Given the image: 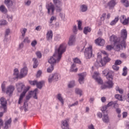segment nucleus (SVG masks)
Returning a JSON list of instances; mask_svg holds the SVG:
<instances>
[{
  "label": "nucleus",
  "mask_w": 129,
  "mask_h": 129,
  "mask_svg": "<svg viewBox=\"0 0 129 129\" xmlns=\"http://www.w3.org/2000/svg\"><path fill=\"white\" fill-rule=\"evenodd\" d=\"M66 51V44L62 43L60 45L58 48L55 50V52L53 56H51L48 60V63L53 65L55 63H58L62 57V54Z\"/></svg>",
  "instance_id": "obj_1"
},
{
  "label": "nucleus",
  "mask_w": 129,
  "mask_h": 129,
  "mask_svg": "<svg viewBox=\"0 0 129 129\" xmlns=\"http://www.w3.org/2000/svg\"><path fill=\"white\" fill-rule=\"evenodd\" d=\"M112 72L109 71V69H106L102 72V74L104 76H106L107 79L108 80L106 83V85H103L101 88L102 89H105L106 88H111L113 86L112 83Z\"/></svg>",
  "instance_id": "obj_2"
},
{
  "label": "nucleus",
  "mask_w": 129,
  "mask_h": 129,
  "mask_svg": "<svg viewBox=\"0 0 129 129\" xmlns=\"http://www.w3.org/2000/svg\"><path fill=\"white\" fill-rule=\"evenodd\" d=\"M16 87L18 92H22L23 89H24V91L21 94L18 100V104H21V103L23 102V100L24 99V97H25L27 92L30 89V87H25V85H24L23 83H18L16 84Z\"/></svg>",
  "instance_id": "obj_3"
},
{
  "label": "nucleus",
  "mask_w": 129,
  "mask_h": 129,
  "mask_svg": "<svg viewBox=\"0 0 129 129\" xmlns=\"http://www.w3.org/2000/svg\"><path fill=\"white\" fill-rule=\"evenodd\" d=\"M109 41L111 43H114V47H115V50L116 51H119L121 47H123L122 44H121V41L119 37L115 35H112L109 37Z\"/></svg>",
  "instance_id": "obj_4"
},
{
  "label": "nucleus",
  "mask_w": 129,
  "mask_h": 129,
  "mask_svg": "<svg viewBox=\"0 0 129 129\" xmlns=\"http://www.w3.org/2000/svg\"><path fill=\"white\" fill-rule=\"evenodd\" d=\"M121 37L119 38L121 44L123 45V47L124 48H125L126 45H125V40H126V38L127 37V31H126V29H122L121 30Z\"/></svg>",
  "instance_id": "obj_5"
},
{
  "label": "nucleus",
  "mask_w": 129,
  "mask_h": 129,
  "mask_svg": "<svg viewBox=\"0 0 129 129\" xmlns=\"http://www.w3.org/2000/svg\"><path fill=\"white\" fill-rule=\"evenodd\" d=\"M1 100V108H3L4 112H0V118L1 117H3L4 116V113L7 112V104H8V102H7V100L4 97H2L0 99Z\"/></svg>",
  "instance_id": "obj_6"
},
{
  "label": "nucleus",
  "mask_w": 129,
  "mask_h": 129,
  "mask_svg": "<svg viewBox=\"0 0 129 129\" xmlns=\"http://www.w3.org/2000/svg\"><path fill=\"white\" fill-rule=\"evenodd\" d=\"M46 8L47 10V13L50 16H53L55 12V6L52 3H50L46 5Z\"/></svg>",
  "instance_id": "obj_7"
},
{
  "label": "nucleus",
  "mask_w": 129,
  "mask_h": 129,
  "mask_svg": "<svg viewBox=\"0 0 129 129\" xmlns=\"http://www.w3.org/2000/svg\"><path fill=\"white\" fill-rule=\"evenodd\" d=\"M84 54L86 59H90L93 56L92 45H90L88 48H86Z\"/></svg>",
  "instance_id": "obj_8"
},
{
  "label": "nucleus",
  "mask_w": 129,
  "mask_h": 129,
  "mask_svg": "<svg viewBox=\"0 0 129 129\" xmlns=\"http://www.w3.org/2000/svg\"><path fill=\"white\" fill-rule=\"evenodd\" d=\"M110 58H109L108 56H106L103 58V59H101L99 61V59H98V66L100 67H103V66H105V64L110 61Z\"/></svg>",
  "instance_id": "obj_9"
},
{
  "label": "nucleus",
  "mask_w": 129,
  "mask_h": 129,
  "mask_svg": "<svg viewBox=\"0 0 129 129\" xmlns=\"http://www.w3.org/2000/svg\"><path fill=\"white\" fill-rule=\"evenodd\" d=\"M38 93V89H35L33 91H30L28 95L26 96L27 100H29L31 97H32V95L33 96V98L35 99H38V97H37V94Z\"/></svg>",
  "instance_id": "obj_10"
},
{
  "label": "nucleus",
  "mask_w": 129,
  "mask_h": 129,
  "mask_svg": "<svg viewBox=\"0 0 129 129\" xmlns=\"http://www.w3.org/2000/svg\"><path fill=\"white\" fill-rule=\"evenodd\" d=\"M61 1L62 0H53V3L56 8V12L58 13H60V12L62 11V8H61V7H62Z\"/></svg>",
  "instance_id": "obj_11"
},
{
  "label": "nucleus",
  "mask_w": 129,
  "mask_h": 129,
  "mask_svg": "<svg viewBox=\"0 0 129 129\" xmlns=\"http://www.w3.org/2000/svg\"><path fill=\"white\" fill-rule=\"evenodd\" d=\"M59 76L60 75L58 74H54V75H50L48 78V82L51 83L52 81H58Z\"/></svg>",
  "instance_id": "obj_12"
},
{
  "label": "nucleus",
  "mask_w": 129,
  "mask_h": 129,
  "mask_svg": "<svg viewBox=\"0 0 129 129\" xmlns=\"http://www.w3.org/2000/svg\"><path fill=\"white\" fill-rule=\"evenodd\" d=\"M93 78L97 81L98 84H102V80L99 77V73L95 72L93 76Z\"/></svg>",
  "instance_id": "obj_13"
},
{
  "label": "nucleus",
  "mask_w": 129,
  "mask_h": 129,
  "mask_svg": "<svg viewBox=\"0 0 129 129\" xmlns=\"http://www.w3.org/2000/svg\"><path fill=\"white\" fill-rule=\"evenodd\" d=\"M75 43H76V36L74 35H71L68 42V45L69 46H73V45H75Z\"/></svg>",
  "instance_id": "obj_14"
},
{
  "label": "nucleus",
  "mask_w": 129,
  "mask_h": 129,
  "mask_svg": "<svg viewBox=\"0 0 129 129\" xmlns=\"http://www.w3.org/2000/svg\"><path fill=\"white\" fill-rule=\"evenodd\" d=\"M15 90V86L13 85H10L7 87L6 89V93L7 94H9V95H11L14 92Z\"/></svg>",
  "instance_id": "obj_15"
},
{
  "label": "nucleus",
  "mask_w": 129,
  "mask_h": 129,
  "mask_svg": "<svg viewBox=\"0 0 129 129\" xmlns=\"http://www.w3.org/2000/svg\"><path fill=\"white\" fill-rule=\"evenodd\" d=\"M117 4V2H116V0H111L108 4L107 6L109 7V10H112L115 6H116V4Z\"/></svg>",
  "instance_id": "obj_16"
},
{
  "label": "nucleus",
  "mask_w": 129,
  "mask_h": 129,
  "mask_svg": "<svg viewBox=\"0 0 129 129\" xmlns=\"http://www.w3.org/2000/svg\"><path fill=\"white\" fill-rule=\"evenodd\" d=\"M95 43L98 46H104L105 44V41L104 39L101 38H98L95 40Z\"/></svg>",
  "instance_id": "obj_17"
},
{
  "label": "nucleus",
  "mask_w": 129,
  "mask_h": 129,
  "mask_svg": "<svg viewBox=\"0 0 129 129\" xmlns=\"http://www.w3.org/2000/svg\"><path fill=\"white\" fill-rule=\"evenodd\" d=\"M20 74L21 78L25 77V76L28 74V68L25 67L22 69H21Z\"/></svg>",
  "instance_id": "obj_18"
},
{
  "label": "nucleus",
  "mask_w": 129,
  "mask_h": 129,
  "mask_svg": "<svg viewBox=\"0 0 129 129\" xmlns=\"http://www.w3.org/2000/svg\"><path fill=\"white\" fill-rule=\"evenodd\" d=\"M69 120H64L62 121L61 128L69 129V124H68Z\"/></svg>",
  "instance_id": "obj_19"
},
{
  "label": "nucleus",
  "mask_w": 129,
  "mask_h": 129,
  "mask_svg": "<svg viewBox=\"0 0 129 129\" xmlns=\"http://www.w3.org/2000/svg\"><path fill=\"white\" fill-rule=\"evenodd\" d=\"M78 76H79V82L80 83V84H82L84 80V77L86 76V74L85 73L79 74Z\"/></svg>",
  "instance_id": "obj_20"
},
{
  "label": "nucleus",
  "mask_w": 129,
  "mask_h": 129,
  "mask_svg": "<svg viewBox=\"0 0 129 129\" xmlns=\"http://www.w3.org/2000/svg\"><path fill=\"white\" fill-rule=\"evenodd\" d=\"M102 120L105 123H108L109 122V117L108 114H104L102 117Z\"/></svg>",
  "instance_id": "obj_21"
},
{
  "label": "nucleus",
  "mask_w": 129,
  "mask_h": 129,
  "mask_svg": "<svg viewBox=\"0 0 129 129\" xmlns=\"http://www.w3.org/2000/svg\"><path fill=\"white\" fill-rule=\"evenodd\" d=\"M53 38V32L52 30L48 31L46 34L47 40H51Z\"/></svg>",
  "instance_id": "obj_22"
},
{
  "label": "nucleus",
  "mask_w": 129,
  "mask_h": 129,
  "mask_svg": "<svg viewBox=\"0 0 129 129\" xmlns=\"http://www.w3.org/2000/svg\"><path fill=\"white\" fill-rule=\"evenodd\" d=\"M11 123H12V118H10L9 120L5 122V125L4 129L9 128V125H11Z\"/></svg>",
  "instance_id": "obj_23"
},
{
  "label": "nucleus",
  "mask_w": 129,
  "mask_h": 129,
  "mask_svg": "<svg viewBox=\"0 0 129 129\" xmlns=\"http://www.w3.org/2000/svg\"><path fill=\"white\" fill-rule=\"evenodd\" d=\"M14 75L15 76L16 79L18 78H22V77H21V74L19 75V70L17 69L14 70Z\"/></svg>",
  "instance_id": "obj_24"
},
{
  "label": "nucleus",
  "mask_w": 129,
  "mask_h": 129,
  "mask_svg": "<svg viewBox=\"0 0 129 129\" xmlns=\"http://www.w3.org/2000/svg\"><path fill=\"white\" fill-rule=\"evenodd\" d=\"M83 32L85 35H87L88 33H90V32H91V28L89 27H86L84 28Z\"/></svg>",
  "instance_id": "obj_25"
},
{
  "label": "nucleus",
  "mask_w": 129,
  "mask_h": 129,
  "mask_svg": "<svg viewBox=\"0 0 129 129\" xmlns=\"http://www.w3.org/2000/svg\"><path fill=\"white\" fill-rule=\"evenodd\" d=\"M57 99L61 103L62 105H64V100H63V98L62 97V95L61 94H58L57 95Z\"/></svg>",
  "instance_id": "obj_26"
},
{
  "label": "nucleus",
  "mask_w": 129,
  "mask_h": 129,
  "mask_svg": "<svg viewBox=\"0 0 129 129\" xmlns=\"http://www.w3.org/2000/svg\"><path fill=\"white\" fill-rule=\"evenodd\" d=\"M0 11L4 14H7V13H8V10L4 5H2L0 7Z\"/></svg>",
  "instance_id": "obj_27"
},
{
  "label": "nucleus",
  "mask_w": 129,
  "mask_h": 129,
  "mask_svg": "<svg viewBox=\"0 0 129 129\" xmlns=\"http://www.w3.org/2000/svg\"><path fill=\"white\" fill-rule=\"evenodd\" d=\"M45 83V82L43 81L38 82H37L36 83V86L37 88H39V89H41V88H42V87H43V84Z\"/></svg>",
  "instance_id": "obj_28"
},
{
  "label": "nucleus",
  "mask_w": 129,
  "mask_h": 129,
  "mask_svg": "<svg viewBox=\"0 0 129 129\" xmlns=\"http://www.w3.org/2000/svg\"><path fill=\"white\" fill-rule=\"evenodd\" d=\"M118 20H119L118 17H115L114 20H113L110 23V26H114V25H115V24H116V23L118 22Z\"/></svg>",
  "instance_id": "obj_29"
},
{
  "label": "nucleus",
  "mask_w": 129,
  "mask_h": 129,
  "mask_svg": "<svg viewBox=\"0 0 129 129\" xmlns=\"http://www.w3.org/2000/svg\"><path fill=\"white\" fill-rule=\"evenodd\" d=\"M75 67H76V64H75V63L72 65V67L71 68V72H77V71H78V68L75 69Z\"/></svg>",
  "instance_id": "obj_30"
},
{
  "label": "nucleus",
  "mask_w": 129,
  "mask_h": 129,
  "mask_svg": "<svg viewBox=\"0 0 129 129\" xmlns=\"http://www.w3.org/2000/svg\"><path fill=\"white\" fill-rule=\"evenodd\" d=\"M5 3L7 6V7H11V6H13V1H11V0H5Z\"/></svg>",
  "instance_id": "obj_31"
},
{
  "label": "nucleus",
  "mask_w": 129,
  "mask_h": 129,
  "mask_svg": "<svg viewBox=\"0 0 129 129\" xmlns=\"http://www.w3.org/2000/svg\"><path fill=\"white\" fill-rule=\"evenodd\" d=\"M81 11L83 12H86V11H87V6L85 5H81Z\"/></svg>",
  "instance_id": "obj_32"
},
{
  "label": "nucleus",
  "mask_w": 129,
  "mask_h": 129,
  "mask_svg": "<svg viewBox=\"0 0 129 129\" xmlns=\"http://www.w3.org/2000/svg\"><path fill=\"white\" fill-rule=\"evenodd\" d=\"M33 61H34V64H33V68H37L38 67V60H37V58H33Z\"/></svg>",
  "instance_id": "obj_33"
},
{
  "label": "nucleus",
  "mask_w": 129,
  "mask_h": 129,
  "mask_svg": "<svg viewBox=\"0 0 129 129\" xmlns=\"http://www.w3.org/2000/svg\"><path fill=\"white\" fill-rule=\"evenodd\" d=\"M74 86H75V82H74V81L70 82L68 84V87L69 88H72V87H74Z\"/></svg>",
  "instance_id": "obj_34"
},
{
  "label": "nucleus",
  "mask_w": 129,
  "mask_h": 129,
  "mask_svg": "<svg viewBox=\"0 0 129 129\" xmlns=\"http://www.w3.org/2000/svg\"><path fill=\"white\" fill-rule=\"evenodd\" d=\"M6 84H7V82H4L2 84L1 88L3 92H5L6 91Z\"/></svg>",
  "instance_id": "obj_35"
},
{
  "label": "nucleus",
  "mask_w": 129,
  "mask_h": 129,
  "mask_svg": "<svg viewBox=\"0 0 129 129\" xmlns=\"http://www.w3.org/2000/svg\"><path fill=\"white\" fill-rule=\"evenodd\" d=\"M21 33L22 37H25L26 33H27V29L22 28L21 29Z\"/></svg>",
  "instance_id": "obj_36"
},
{
  "label": "nucleus",
  "mask_w": 129,
  "mask_h": 129,
  "mask_svg": "<svg viewBox=\"0 0 129 129\" xmlns=\"http://www.w3.org/2000/svg\"><path fill=\"white\" fill-rule=\"evenodd\" d=\"M127 74V68H126V67H125L123 69V73L122 74V75L123 76H126Z\"/></svg>",
  "instance_id": "obj_37"
},
{
  "label": "nucleus",
  "mask_w": 129,
  "mask_h": 129,
  "mask_svg": "<svg viewBox=\"0 0 129 129\" xmlns=\"http://www.w3.org/2000/svg\"><path fill=\"white\" fill-rule=\"evenodd\" d=\"M75 91L77 94H79V95H80V96L82 95V90H81V89H76Z\"/></svg>",
  "instance_id": "obj_38"
},
{
  "label": "nucleus",
  "mask_w": 129,
  "mask_h": 129,
  "mask_svg": "<svg viewBox=\"0 0 129 129\" xmlns=\"http://www.w3.org/2000/svg\"><path fill=\"white\" fill-rule=\"evenodd\" d=\"M102 58H101V53L100 52H99L97 53V63L98 65V60L99 61H101V59Z\"/></svg>",
  "instance_id": "obj_39"
},
{
  "label": "nucleus",
  "mask_w": 129,
  "mask_h": 129,
  "mask_svg": "<svg viewBox=\"0 0 129 129\" xmlns=\"http://www.w3.org/2000/svg\"><path fill=\"white\" fill-rule=\"evenodd\" d=\"M78 29L80 30V31L82 30V22L81 21H78Z\"/></svg>",
  "instance_id": "obj_40"
},
{
  "label": "nucleus",
  "mask_w": 129,
  "mask_h": 129,
  "mask_svg": "<svg viewBox=\"0 0 129 129\" xmlns=\"http://www.w3.org/2000/svg\"><path fill=\"white\" fill-rule=\"evenodd\" d=\"M6 25H8L7 21L4 20L0 21V26H6Z\"/></svg>",
  "instance_id": "obj_41"
},
{
  "label": "nucleus",
  "mask_w": 129,
  "mask_h": 129,
  "mask_svg": "<svg viewBox=\"0 0 129 129\" xmlns=\"http://www.w3.org/2000/svg\"><path fill=\"white\" fill-rule=\"evenodd\" d=\"M52 70H54V66L51 64V67L47 69V71L48 73H51Z\"/></svg>",
  "instance_id": "obj_42"
},
{
  "label": "nucleus",
  "mask_w": 129,
  "mask_h": 129,
  "mask_svg": "<svg viewBox=\"0 0 129 129\" xmlns=\"http://www.w3.org/2000/svg\"><path fill=\"white\" fill-rule=\"evenodd\" d=\"M115 98H116V99H118V100H120L121 101H122V96H121V95L119 94L115 95Z\"/></svg>",
  "instance_id": "obj_43"
},
{
  "label": "nucleus",
  "mask_w": 129,
  "mask_h": 129,
  "mask_svg": "<svg viewBox=\"0 0 129 129\" xmlns=\"http://www.w3.org/2000/svg\"><path fill=\"white\" fill-rule=\"evenodd\" d=\"M73 61L74 63H77L78 64H80L81 63V61L78 58H74Z\"/></svg>",
  "instance_id": "obj_44"
},
{
  "label": "nucleus",
  "mask_w": 129,
  "mask_h": 129,
  "mask_svg": "<svg viewBox=\"0 0 129 129\" xmlns=\"http://www.w3.org/2000/svg\"><path fill=\"white\" fill-rule=\"evenodd\" d=\"M116 91H118L120 94H122L123 93V90L122 89H119V87H116Z\"/></svg>",
  "instance_id": "obj_45"
},
{
  "label": "nucleus",
  "mask_w": 129,
  "mask_h": 129,
  "mask_svg": "<svg viewBox=\"0 0 129 129\" xmlns=\"http://www.w3.org/2000/svg\"><path fill=\"white\" fill-rule=\"evenodd\" d=\"M112 68H113V70H115V71H118L119 70V67H118V66H117V64H114L113 66H112Z\"/></svg>",
  "instance_id": "obj_46"
},
{
  "label": "nucleus",
  "mask_w": 129,
  "mask_h": 129,
  "mask_svg": "<svg viewBox=\"0 0 129 129\" xmlns=\"http://www.w3.org/2000/svg\"><path fill=\"white\" fill-rule=\"evenodd\" d=\"M105 18H106V13H103L100 19L101 21H104L105 20Z\"/></svg>",
  "instance_id": "obj_47"
},
{
  "label": "nucleus",
  "mask_w": 129,
  "mask_h": 129,
  "mask_svg": "<svg viewBox=\"0 0 129 129\" xmlns=\"http://www.w3.org/2000/svg\"><path fill=\"white\" fill-rule=\"evenodd\" d=\"M113 48H114V49H115V47L112 46L111 45H107L106 46V49H107V50H108V51H110L112 49H113Z\"/></svg>",
  "instance_id": "obj_48"
},
{
  "label": "nucleus",
  "mask_w": 129,
  "mask_h": 129,
  "mask_svg": "<svg viewBox=\"0 0 129 129\" xmlns=\"http://www.w3.org/2000/svg\"><path fill=\"white\" fill-rule=\"evenodd\" d=\"M73 32L74 34H77V27L76 25L74 26L73 28Z\"/></svg>",
  "instance_id": "obj_49"
},
{
  "label": "nucleus",
  "mask_w": 129,
  "mask_h": 129,
  "mask_svg": "<svg viewBox=\"0 0 129 129\" xmlns=\"http://www.w3.org/2000/svg\"><path fill=\"white\" fill-rule=\"evenodd\" d=\"M13 16L11 15H7V19L9 21V22H12V21H13Z\"/></svg>",
  "instance_id": "obj_50"
},
{
  "label": "nucleus",
  "mask_w": 129,
  "mask_h": 129,
  "mask_svg": "<svg viewBox=\"0 0 129 129\" xmlns=\"http://www.w3.org/2000/svg\"><path fill=\"white\" fill-rule=\"evenodd\" d=\"M37 82V81H29V83L31 85H36Z\"/></svg>",
  "instance_id": "obj_51"
},
{
  "label": "nucleus",
  "mask_w": 129,
  "mask_h": 129,
  "mask_svg": "<svg viewBox=\"0 0 129 129\" xmlns=\"http://www.w3.org/2000/svg\"><path fill=\"white\" fill-rule=\"evenodd\" d=\"M55 20H56V17L54 16H52L50 18L49 23L52 24V23H53V21H55Z\"/></svg>",
  "instance_id": "obj_52"
},
{
  "label": "nucleus",
  "mask_w": 129,
  "mask_h": 129,
  "mask_svg": "<svg viewBox=\"0 0 129 129\" xmlns=\"http://www.w3.org/2000/svg\"><path fill=\"white\" fill-rule=\"evenodd\" d=\"M122 63V61L121 60H119V59H118V60H116L115 62V64L116 65H120V64H121Z\"/></svg>",
  "instance_id": "obj_53"
},
{
  "label": "nucleus",
  "mask_w": 129,
  "mask_h": 129,
  "mask_svg": "<svg viewBox=\"0 0 129 129\" xmlns=\"http://www.w3.org/2000/svg\"><path fill=\"white\" fill-rule=\"evenodd\" d=\"M123 6L125 7V8H128L129 7V2L127 0L123 4Z\"/></svg>",
  "instance_id": "obj_54"
},
{
  "label": "nucleus",
  "mask_w": 129,
  "mask_h": 129,
  "mask_svg": "<svg viewBox=\"0 0 129 129\" xmlns=\"http://www.w3.org/2000/svg\"><path fill=\"white\" fill-rule=\"evenodd\" d=\"M37 45V41L36 40H33V41H32L31 42V46L32 47H35V46H36Z\"/></svg>",
  "instance_id": "obj_55"
},
{
  "label": "nucleus",
  "mask_w": 129,
  "mask_h": 129,
  "mask_svg": "<svg viewBox=\"0 0 129 129\" xmlns=\"http://www.w3.org/2000/svg\"><path fill=\"white\" fill-rule=\"evenodd\" d=\"M36 55L38 57V58H41L42 57V53H41V52L37 51L36 53Z\"/></svg>",
  "instance_id": "obj_56"
},
{
  "label": "nucleus",
  "mask_w": 129,
  "mask_h": 129,
  "mask_svg": "<svg viewBox=\"0 0 129 129\" xmlns=\"http://www.w3.org/2000/svg\"><path fill=\"white\" fill-rule=\"evenodd\" d=\"M76 105H78V101H76L74 103L69 105V107L70 108V107H72V106H75Z\"/></svg>",
  "instance_id": "obj_57"
},
{
  "label": "nucleus",
  "mask_w": 129,
  "mask_h": 129,
  "mask_svg": "<svg viewBox=\"0 0 129 129\" xmlns=\"http://www.w3.org/2000/svg\"><path fill=\"white\" fill-rule=\"evenodd\" d=\"M30 41L29 39V37H27L25 38V39L24 40V43H30Z\"/></svg>",
  "instance_id": "obj_58"
},
{
  "label": "nucleus",
  "mask_w": 129,
  "mask_h": 129,
  "mask_svg": "<svg viewBox=\"0 0 129 129\" xmlns=\"http://www.w3.org/2000/svg\"><path fill=\"white\" fill-rule=\"evenodd\" d=\"M126 116H127V112H123L122 113V117H123V118H125V117H126Z\"/></svg>",
  "instance_id": "obj_59"
},
{
  "label": "nucleus",
  "mask_w": 129,
  "mask_h": 129,
  "mask_svg": "<svg viewBox=\"0 0 129 129\" xmlns=\"http://www.w3.org/2000/svg\"><path fill=\"white\" fill-rule=\"evenodd\" d=\"M42 74V71H38L37 72V75H36V77H40Z\"/></svg>",
  "instance_id": "obj_60"
},
{
  "label": "nucleus",
  "mask_w": 129,
  "mask_h": 129,
  "mask_svg": "<svg viewBox=\"0 0 129 129\" xmlns=\"http://www.w3.org/2000/svg\"><path fill=\"white\" fill-rule=\"evenodd\" d=\"M113 105L114 107V108H116V107H118V104L116 103V102H113Z\"/></svg>",
  "instance_id": "obj_61"
},
{
  "label": "nucleus",
  "mask_w": 129,
  "mask_h": 129,
  "mask_svg": "<svg viewBox=\"0 0 129 129\" xmlns=\"http://www.w3.org/2000/svg\"><path fill=\"white\" fill-rule=\"evenodd\" d=\"M113 105V102H110L107 105V107H109V106H112Z\"/></svg>",
  "instance_id": "obj_62"
},
{
  "label": "nucleus",
  "mask_w": 129,
  "mask_h": 129,
  "mask_svg": "<svg viewBox=\"0 0 129 129\" xmlns=\"http://www.w3.org/2000/svg\"><path fill=\"white\" fill-rule=\"evenodd\" d=\"M101 100L102 102H105V101H106V98H105V97H102L101 98Z\"/></svg>",
  "instance_id": "obj_63"
},
{
  "label": "nucleus",
  "mask_w": 129,
  "mask_h": 129,
  "mask_svg": "<svg viewBox=\"0 0 129 129\" xmlns=\"http://www.w3.org/2000/svg\"><path fill=\"white\" fill-rule=\"evenodd\" d=\"M10 32L11 31L9 29H7L6 31L5 36H8V35H9V33H10Z\"/></svg>",
  "instance_id": "obj_64"
}]
</instances>
